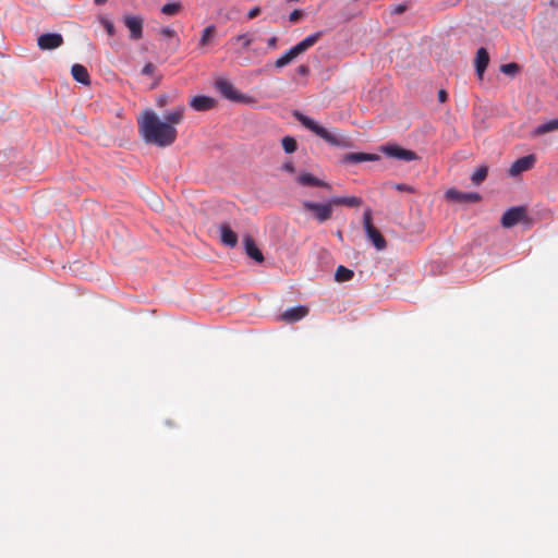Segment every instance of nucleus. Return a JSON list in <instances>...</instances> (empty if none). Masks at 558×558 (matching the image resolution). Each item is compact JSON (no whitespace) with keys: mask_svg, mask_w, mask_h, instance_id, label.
<instances>
[{"mask_svg":"<svg viewBox=\"0 0 558 558\" xmlns=\"http://www.w3.org/2000/svg\"><path fill=\"white\" fill-rule=\"evenodd\" d=\"M138 132L147 144L167 147L172 145L178 136L177 129L161 121L156 112L147 109L137 118Z\"/></svg>","mask_w":558,"mask_h":558,"instance_id":"f257e3e1","label":"nucleus"},{"mask_svg":"<svg viewBox=\"0 0 558 558\" xmlns=\"http://www.w3.org/2000/svg\"><path fill=\"white\" fill-rule=\"evenodd\" d=\"M294 118L306 129L315 133L317 136L323 138L325 142H327L331 146L336 147H342L347 148L351 146L350 140L341 134L330 132L324 126L319 125L315 120L312 118L301 113V112H294Z\"/></svg>","mask_w":558,"mask_h":558,"instance_id":"f03ea898","label":"nucleus"},{"mask_svg":"<svg viewBox=\"0 0 558 558\" xmlns=\"http://www.w3.org/2000/svg\"><path fill=\"white\" fill-rule=\"evenodd\" d=\"M322 37V32L314 33L308 35L303 40L298 43L295 46L291 47L287 50L280 58H278L275 62V66L277 69H281L289 63H291L296 57L307 51L311 47H313Z\"/></svg>","mask_w":558,"mask_h":558,"instance_id":"7ed1b4c3","label":"nucleus"},{"mask_svg":"<svg viewBox=\"0 0 558 558\" xmlns=\"http://www.w3.org/2000/svg\"><path fill=\"white\" fill-rule=\"evenodd\" d=\"M363 226L368 240L372 241L374 246L378 251L385 250L387 246L386 240L380 231L374 227L372 222V210L369 208L365 209L363 214Z\"/></svg>","mask_w":558,"mask_h":558,"instance_id":"20e7f679","label":"nucleus"},{"mask_svg":"<svg viewBox=\"0 0 558 558\" xmlns=\"http://www.w3.org/2000/svg\"><path fill=\"white\" fill-rule=\"evenodd\" d=\"M302 206L305 210L311 211L313 217L320 223L329 220L332 216L331 198L327 203H315L312 201H303Z\"/></svg>","mask_w":558,"mask_h":558,"instance_id":"39448f33","label":"nucleus"},{"mask_svg":"<svg viewBox=\"0 0 558 558\" xmlns=\"http://www.w3.org/2000/svg\"><path fill=\"white\" fill-rule=\"evenodd\" d=\"M215 87L223 97L229 100L238 102H243L246 100V97L239 93L234 85L226 78L220 77L216 80Z\"/></svg>","mask_w":558,"mask_h":558,"instance_id":"423d86ee","label":"nucleus"},{"mask_svg":"<svg viewBox=\"0 0 558 558\" xmlns=\"http://www.w3.org/2000/svg\"><path fill=\"white\" fill-rule=\"evenodd\" d=\"M524 207H511L501 217L500 223L504 228H511L525 218Z\"/></svg>","mask_w":558,"mask_h":558,"instance_id":"0eeeda50","label":"nucleus"},{"mask_svg":"<svg viewBox=\"0 0 558 558\" xmlns=\"http://www.w3.org/2000/svg\"><path fill=\"white\" fill-rule=\"evenodd\" d=\"M383 151L395 159L412 161L417 159V155L415 151L402 148L398 145H388L383 147Z\"/></svg>","mask_w":558,"mask_h":558,"instance_id":"6e6552de","label":"nucleus"},{"mask_svg":"<svg viewBox=\"0 0 558 558\" xmlns=\"http://www.w3.org/2000/svg\"><path fill=\"white\" fill-rule=\"evenodd\" d=\"M445 197L448 201L456 202V203H477L481 201V195L475 192H460L456 189H449Z\"/></svg>","mask_w":558,"mask_h":558,"instance_id":"1a4fd4ad","label":"nucleus"},{"mask_svg":"<svg viewBox=\"0 0 558 558\" xmlns=\"http://www.w3.org/2000/svg\"><path fill=\"white\" fill-rule=\"evenodd\" d=\"M124 25L130 31V38L138 40L143 36V19L138 15H125L123 17Z\"/></svg>","mask_w":558,"mask_h":558,"instance_id":"9d476101","label":"nucleus"},{"mask_svg":"<svg viewBox=\"0 0 558 558\" xmlns=\"http://www.w3.org/2000/svg\"><path fill=\"white\" fill-rule=\"evenodd\" d=\"M37 44L41 50H52L63 44V37L58 33L43 34L38 37Z\"/></svg>","mask_w":558,"mask_h":558,"instance_id":"9b49d317","label":"nucleus"},{"mask_svg":"<svg viewBox=\"0 0 558 558\" xmlns=\"http://www.w3.org/2000/svg\"><path fill=\"white\" fill-rule=\"evenodd\" d=\"M536 158L534 155H527L517 159L509 169V174L511 177L519 175L520 173L530 170L533 168Z\"/></svg>","mask_w":558,"mask_h":558,"instance_id":"f8f14e48","label":"nucleus"},{"mask_svg":"<svg viewBox=\"0 0 558 558\" xmlns=\"http://www.w3.org/2000/svg\"><path fill=\"white\" fill-rule=\"evenodd\" d=\"M296 181L300 185L303 186H317L326 190H331V185L328 182H325L316 177H314L310 172H302L298 175Z\"/></svg>","mask_w":558,"mask_h":558,"instance_id":"ddd939ff","label":"nucleus"},{"mask_svg":"<svg viewBox=\"0 0 558 558\" xmlns=\"http://www.w3.org/2000/svg\"><path fill=\"white\" fill-rule=\"evenodd\" d=\"M216 104L217 101L215 98L205 95L195 96L190 101V106L195 111H208L213 109L216 106Z\"/></svg>","mask_w":558,"mask_h":558,"instance_id":"4468645a","label":"nucleus"},{"mask_svg":"<svg viewBox=\"0 0 558 558\" xmlns=\"http://www.w3.org/2000/svg\"><path fill=\"white\" fill-rule=\"evenodd\" d=\"M219 232H220V241L223 245H226L228 247L236 246L238 235L228 223H221L219 226Z\"/></svg>","mask_w":558,"mask_h":558,"instance_id":"2eb2a0df","label":"nucleus"},{"mask_svg":"<svg viewBox=\"0 0 558 558\" xmlns=\"http://www.w3.org/2000/svg\"><path fill=\"white\" fill-rule=\"evenodd\" d=\"M254 41V36L250 33H244L232 37L229 43L235 48V52L240 53L246 50Z\"/></svg>","mask_w":558,"mask_h":558,"instance_id":"dca6fc26","label":"nucleus"},{"mask_svg":"<svg viewBox=\"0 0 558 558\" xmlns=\"http://www.w3.org/2000/svg\"><path fill=\"white\" fill-rule=\"evenodd\" d=\"M308 314V308L306 306H296L292 308H288L282 315L281 318L287 323H295L304 318Z\"/></svg>","mask_w":558,"mask_h":558,"instance_id":"f3484780","label":"nucleus"},{"mask_svg":"<svg viewBox=\"0 0 558 558\" xmlns=\"http://www.w3.org/2000/svg\"><path fill=\"white\" fill-rule=\"evenodd\" d=\"M488 63H489L488 51L484 47H481L480 49H477L476 57H475V69H476V74L480 78L483 77Z\"/></svg>","mask_w":558,"mask_h":558,"instance_id":"a211bd4d","label":"nucleus"},{"mask_svg":"<svg viewBox=\"0 0 558 558\" xmlns=\"http://www.w3.org/2000/svg\"><path fill=\"white\" fill-rule=\"evenodd\" d=\"M244 248L247 256L253 258L257 263H262L264 260L263 253L257 247L254 239L250 235L244 238Z\"/></svg>","mask_w":558,"mask_h":558,"instance_id":"6ab92c4d","label":"nucleus"},{"mask_svg":"<svg viewBox=\"0 0 558 558\" xmlns=\"http://www.w3.org/2000/svg\"><path fill=\"white\" fill-rule=\"evenodd\" d=\"M71 73H72L73 78L76 82L82 83L84 85L90 84L89 73L84 65L78 64V63L73 64L72 69H71Z\"/></svg>","mask_w":558,"mask_h":558,"instance_id":"aec40b11","label":"nucleus"},{"mask_svg":"<svg viewBox=\"0 0 558 558\" xmlns=\"http://www.w3.org/2000/svg\"><path fill=\"white\" fill-rule=\"evenodd\" d=\"M379 156L374 154H366V153H350L344 156V161L350 163H359L364 161H373L378 160Z\"/></svg>","mask_w":558,"mask_h":558,"instance_id":"412c9836","label":"nucleus"},{"mask_svg":"<svg viewBox=\"0 0 558 558\" xmlns=\"http://www.w3.org/2000/svg\"><path fill=\"white\" fill-rule=\"evenodd\" d=\"M184 118V107H178L165 114V122L174 126L180 124Z\"/></svg>","mask_w":558,"mask_h":558,"instance_id":"4be33fe9","label":"nucleus"},{"mask_svg":"<svg viewBox=\"0 0 558 558\" xmlns=\"http://www.w3.org/2000/svg\"><path fill=\"white\" fill-rule=\"evenodd\" d=\"M331 204H333L335 206L345 205L349 207H359L362 205V199L356 196H350V197L335 196V197H331Z\"/></svg>","mask_w":558,"mask_h":558,"instance_id":"5701e85b","label":"nucleus"},{"mask_svg":"<svg viewBox=\"0 0 558 558\" xmlns=\"http://www.w3.org/2000/svg\"><path fill=\"white\" fill-rule=\"evenodd\" d=\"M558 131V118L539 124L534 131L533 135L539 136L546 133Z\"/></svg>","mask_w":558,"mask_h":558,"instance_id":"b1692460","label":"nucleus"},{"mask_svg":"<svg viewBox=\"0 0 558 558\" xmlns=\"http://www.w3.org/2000/svg\"><path fill=\"white\" fill-rule=\"evenodd\" d=\"M353 276L354 272L351 269L340 265L336 270L335 279L338 282H344L351 280Z\"/></svg>","mask_w":558,"mask_h":558,"instance_id":"393cba45","label":"nucleus"},{"mask_svg":"<svg viewBox=\"0 0 558 558\" xmlns=\"http://www.w3.org/2000/svg\"><path fill=\"white\" fill-rule=\"evenodd\" d=\"M488 168L486 166L478 167L472 174L471 181L475 185H480L487 177Z\"/></svg>","mask_w":558,"mask_h":558,"instance_id":"a878e982","label":"nucleus"},{"mask_svg":"<svg viewBox=\"0 0 558 558\" xmlns=\"http://www.w3.org/2000/svg\"><path fill=\"white\" fill-rule=\"evenodd\" d=\"M215 33H216V27L214 25H209V26L205 27L203 31L202 37L199 39V46L204 47V46L208 45V43L214 37Z\"/></svg>","mask_w":558,"mask_h":558,"instance_id":"bb28decb","label":"nucleus"},{"mask_svg":"<svg viewBox=\"0 0 558 558\" xmlns=\"http://www.w3.org/2000/svg\"><path fill=\"white\" fill-rule=\"evenodd\" d=\"M282 148L287 154H292L298 149V143L292 136H284L281 141Z\"/></svg>","mask_w":558,"mask_h":558,"instance_id":"cd10ccee","label":"nucleus"},{"mask_svg":"<svg viewBox=\"0 0 558 558\" xmlns=\"http://www.w3.org/2000/svg\"><path fill=\"white\" fill-rule=\"evenodd\" d=\"M181 9L182 5L179 2L167 3L161 8V13L172 16L179 14Z\"/></svg>","mask_w":558,"mask_h":558,"instance_id":"c85d7f7f","label":"nucleus"},{"mask_svg":"<svg viewBox=\"0 0 558 558\" xmlns=\"http://www.w3.org/2000/svg\"><path fill=\"white\" fill-rule=\"evenodd\" d=\"M519 70L520 66L514 62L506 63L500 66V71L507 75H514L515 73L519 72Z\"/></svg>","mask_w":558,"mask_h":558,"instance_id":"c756f323","label":"nucleus"},{"mask_svg":"<svg viewBox=\"0 0 558 558\" xmlns=\"http://www.w3.org/2000/svg\"><path fill=\"white\" fill-rule=\"evenodd\" d=\"M101 24L104 25L106 32L108 33V35L110 36H113L114 33H116V28H114V25L111 21L109 20H101Z\"/></svg>","mask_w":558,"mask_h":558,"instance_id":"7c9ffc66","label":"nucleus"},{"mask_svg":"<svg viewBox=\"0 0 558 558\" xmlns=\"http://www.w3.org/2000/svg\"><path fill=\"white\" fill-rule=\"evenodd\" d=\"M303 16V11L294 10L289 15V21L292 23H296Z\"/></svg>","mask_w":558,"mask_h":558,"instance_id":"2f4dec72","label":"nucleus"},{"mask_svg":"<svg viewBox=\"0 0 558 558\" xmlns=\"http://www.w3.org/2000/svg\"><path fill=\"white\" fill-rule=\"evenodd\" d=\"M408 10V5L405 3H401L398 5H395L391 10L392 14H402Z\"/></svg>","mask_w":558,"mask_h":558,"instance_id":"473e14b6","label":"nucleus"},{"mask_svg":"<svg viewBox=\"0 0 558 558\" xmlns=\"http://www.w3.org/2000/svg\"><path fill=\"white\" fill-rule=\"evenodd\" d=\"M155 65L150 62L146 63L142 69V74L151 75L155 72Z\"/></svg>","mask_w":558,"mask_h":558,"instance_id":"72a5a7b5","label":"nucleus"},{"mask_svg":"<svg viewBox=\"0 0 558 558\" xmlns=\"http://www.w3.org/2000/svg\"><path fill=\"white\" fill-rule=\"evenodd\" d=\"M161 35L165 36V37H168V38H172L175 36V31L173 28H170V27H163L161 31H160Z\"/></svg>","mask_w":558,"mask_h":558,"instance_id":"f704fd0d","label":"nucleus"},{"mask_svg":"<svg viewBox=\"0 0 558 558\" xmlns=\"http://www.w3.org/2000/svg\"><path fill=\"white\" fill-rule=\"evenodd\" d=\"M260 13V9L259 7H254L252 8L248 13H247V17L248 20H253L255 19L258 14Z\"/></svg>","mask_w":558,"mask_h":558,"instance_id":"c9c22d12","label":"nucleus"},{"mask_svg":"<svg viewBox=\"0 0 558 558\" xmlns=\"http://www.w3.org/2000/svg\"><path fill=\"white\" fill-rule=\"evenodd\" d=\"M298 73L302 76H306L310 73V68L306 64H301L298 66Z\"/></svg>","mask_w":558,"mask_h":558,"instance_id":"e433bc0d","label":"nucleus"},{"mask_svg":"<svg viewBox=\"0 0 558 558\" xmlns=\"http://www.w3.org/2000/svg\"><path fill=\"white\" fill-rule=\"evenodd\" d=\"M282 169L290 173H293L295 171V167L291 161L283 163Z\"/></svg>","mask_w":558,"mask_h":558,"instance_id":"4c0bfd02","label":"nucleus"},{"mask_svg":"<svg viewBox=\"0 0 558 558\" xmlns=\"http://www.w3.org/2000/svg\"><path fill=\"white\" fill-rule=\"evenodd\" d=\"M277 43H278V38L276 36H272L270 37L268 40H267V45L269 48L271 49H276L277 48Z\"/></svg>","mask_w":558,"mask_h":558,"instance_id":"58836bf2","label":"nucleus"},{"mask_svg":"<svg viewBox=\"0 0 558 558\" xmlns=\"http://www.w3.org/2000/svg\"><path fill=\"white\" fill-rule=\"evenodd\" d=\"M438 99L440 102H445L448 99V94L445 89L438 92Z\"/></svg>","mask_w":558,"mask_h":558,"instance_id":"ea45409f","label":"nucleus"},{"mask_svg":"<svg viewBox=\"0 0 558 558\" xmlns=\"http://www.w3.org/2000/svg\"><path fill=\"white\" fill-rule=\"evenodd\" d=\"M396 189L401 192H411L412 187L407 184H397Z\"/></svg>","mask_w":558,"mask_h":558,"instance_id":"a19ab883","label":"nucleus"},{"mask_svg":"<svg viewBox=\"0 0 558 558\" xmlns=\"http://www.w3.org/2000/svg\"><path fill=\"white\" fill-rule=\"evenodd\" d=\"M167 104V97L166 96H160L158 99H157V105L158 107H163L166 106Z\"/></svg>","mask_w":558,"mask_h":558,"instance_id":"79ce46f5","label":"nucleus"},{"mask_svg":"<svg viewBox=\"0 0 558 558\" xmlns=\"http://www.w3.org/2000/svg\"><path fill=\"white\" fill-rule=\"evenodd\" d=\"M107 0H95L96 4H104Z\"/></svg>","mask_w":558,"mask_h":558,"instance_id":"37998d69","label":"nucleus"}]
</instances>
